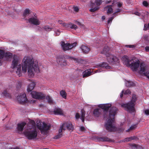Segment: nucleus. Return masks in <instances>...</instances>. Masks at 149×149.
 <instances>
[{"label":"nucleus","mask_w":149,"mask_h":149,"mask_svg":"<svg viewBox=\"0 0 149 149\" xmlns=\"http://www.w3.org/2000/svg\"><path fill=\"white\" fill-rule=\"evenodd\" d=\"M114 6V5H113V3L112 5L108 6L106 7V8H108V9L107 11V13L108 14H111L112 13L113 9L112 8V7L113 6Z\"/></svg>","instance_id":"obj_31"},{"label":"nucleus","mask_w":149,"mask_h":149,"mask_svg":"<svg viewBox=\"0 0 149 149\" xmlns=\"http://www.w3.org/2000/svg\"><path fill=\"white\" fill-rule=\"evenodd\" d=\"M36 84L34 82H32L28 86L27 88V91L28 92H30L31 91L35 86Z\"/></svg>","instance_id":"obj_23"},{"label":"nucleus","mask_w":149,"mask_h":149,"mask_svg":"<svg viewBox=\"0 0 149 149\" xmlns=\"http://www.w3.org/2000/svg\"><path fill=\"white\" fill-rule=\"evenodd\" d=\"M17 99L19 103H25L27 101L26 95L25 93H22L19 96H17Z\"/></svg>","instance_id":"obj_12"},{"label":"nucleus","mask_w":149,"mask_h":149,"mask_svg":"<svg viewBox=\"0 0 149 149\" xmlns=\"http://www.w3.org/2000/svg\"><path fill=\"white\" fill-rule=\"evenodd\" d=\"M136 95H133L132 96V99L131 101L126 104H123L121 106L125 108V110L130 113L134 112L135 111L134 107L135 102L136 100Z\"/></svg>","instance_id":"obj_4"},{"label":"nucleus","mask_w":149,"mask_h":149,"mask_svg":"<svg viewBox=\"0 0 149 149\" xmlns=\"http://www.w3.org/2000/svg\"><path fill=\"white\" fill-rule=\"evenodd\" d=\"M57 61L58 64L62 66H65L66 64V61L64 57L62 56H59L57 58Z\"/></svg>","instance_id":"obj_14"},{"label":"nucleus","mask_w":149,"mask_h":149,"mask_svg":"<svg viewBox=\"0 0 149 149\" xmlns=\"http://www.w3.org/2000/svg\"><path fill=\"white\" fill-rule=\"evenodd\" d=\"M61 46L63 50L64 51L69 50L71 49L74 47H75L77 44L76 42H74L72 44L69 43H65L64 42L62 41L61 42Z\"/></svg>","instance_id":"obj_8"},{"label":"nucleus","mask_w":149,"mask_h":149,"mask_svg":"<svg viewBox=\"0 0 149 149\" xmlns=\"http://www.w3.org/2000/svg\"><path fill=\"white\" fill-rule=\"evenodd\" d=\"M37 127L41 131L42 133H45L50 128L51 126L49 124H46L44 122L42 123L40 121H37Z\"/></svg>","instance_id":"obj_7"},{"label":"nucleus","mask_w":149,"mask_h":149,"mask_svg":"<svg viewBox=\"0 0 149 149\" xmlns=\"http://www.w3.org/2000/svg\"><path fill=\"white\" fill-rule=\"evenodd\" d=\"M115 16L114 15L113 16L109 18L108 20V24H109L111 22H112V20L113 19Z\"/></svg>","instance_id":"obj_45"},{"label":"nucleus","mask_w":149,"mask_h":149,"mask_svg":"<svg viewBox=\"0 0 149 149\" xmlns=\"http://www.w3.org/2000/svg\"><path fill=\"white\" fill-rule=\"evenodd\" d=\"M63 26L65 28H69L70 26V23H63Z\"/></svg>","instance_id":"obj_40"},{"label":"nucleus","mask_w":149,"mask_h":149,"mask_svg":"<svg viewBox=\"0 0 149 149\" xmlns=\"http://www.w3.org/2000/svg\"><path fill=\"white\" fill-rule=\"evenodd\" d=\"M61 128L65 130L66 129L72 131L74 129V126L71 122H67L64 123L61 126Z\"/></svg>","instance_id":"obj_11"},{"label":"nucleus","mask_w":149,"mask_h":149,"mask_svg":"<svg viewBox=\"0 0 149 149\" xmlns=\"http://www.w3.org/2000/svg\"><path fill=\"white\" fill-rule=\"evenodd\" d=\"M102 3V0H96L95 1V3H93L92 4V7H93L95 3L96 4V5L97 6L94 7V8H91L90 11L91 12H94L98 10L99 8L98 6L101 4Z\"/></svg>","instance_id":"obj_13"},{"label":"nucleus","mask_w":149,"mask_h":149,"mask_svg":"<svg viewBox=\"0 0 149 149\" xmlns=\"http://www.w3.org/2000/svg\"><path fill=\"white\" fill-rule=\"evenodd\" d=\"M102 112V110L100 108L95 109L93 111V114L96 117H99L100 115Z\"/></svg>","instance_id":"obj_19"},{"label":"nucleus","mask_w":149,"mask_h":149,"mask_svg":"<svg viewBox=\"0 0 149 149\" xmlns=\"http://www.w3.org/2000/svg\"><path fill=\"white\" fill-rule=\"evenodd\" d=\"M134 14L135 15H138V16H140L141 15V14L139 12H135L134 13Z\"/></svg>","instance_id":"obj_59"},{"label":"nucleus","mask_w":149,"mask_h":149,"mask_svg":"<svg viewBox=\"0 0 149 149\" xmlns=\"http://www.w3.org/2000/svg\"><path fill=\"white\" fill-rule=\"evenodd\" d=\"M70 28L72 29H74L76 30L77 28V26L75 24H72L71 23H70Z\"/></svg>","instance_id":"obj_39"},{"label":"nucleus","mask_w":149,"mask_h":149,"mask_svg":"<svg viewBox=\"0 0 149 149\" xmlns=\"http://www.w3.org/2000/svg\"><path fill=\"white\" fill-rule=\"evenodd\" d=\"M131 146L133 147H135L136 148L137 147V145L135 144H131Z\"/></svg>","instance_id":"obj_57"},{"label":"nucleus","mask_w":149,"mask_h":149,"mask_svg":"<svg viewBox=\"0 0 149 149\" xmlns=\"http://www.w3.org/2000/svg\"><path fill=\"white\" fill-rule=\"evenodd\" d=\"M143 38L146 41H148L149 40V37L146 35L143 36Z\"/></svg>","instance_id":"obj_44"},{"label":"nucleus","mask_w":149,"mask_h":149,"mask_svg":"<svg viewBox=\"0 0 149 149\" xmlns=\"http://www.w3.org/2000/svg\"><path fill=\"white\" fill-rule=\"evenodd\" d=\"M132 59H130L127 56H123L122 59L123 61V63L125 64L127 66H128L130 63V61L132 60Z\"/></svg>","instance_id":"obj_16"},{"label":"nucleus","mask_w":149,"mask_h":149,"mask_svg":"<svg viewBox=\"0 0 149 149\" xmlns=\"http://www.w3.org/2000/svg\"><path fill=\"white\" fill-rule=\"evenodd\" d=\"M109 47L108 46H105L104 47L103 50L101 51V53L107 56V55L110 53L109 52Z\"/></svg>","instance_id":"obj_20"},{"label":"nucleus","mask_w":149,"mask_h":149,"mask_svg":"<svg viewBox=\"0 0 149 149\" xmlns=\"http://www.w3.org/2000/svg\"><path fill=\"white\" fill-rule=\"evenodd\" d=\"M56 35L58 36L60 34V32L59 30H57L55 31Z\"/></svg>","instance_id":"obj_50"},{"label":"nucleus","mask_w":149,"mask_h":149,"mask_svg":"<svg viewBox=\"0 0 149 149\" xmlns=\"http://www.w3.org/2000/svg\"><path fill=\"white\" fill-rule=\"evenodd\" d=\"M54 114L55 115H62L63 114L62 110L60 109L56 108L53 111Z\"/></svg>","instance_id":"obj_22"},{"label":"nucleus","mask_w":149,"mask_h":149,"mask_svg":"<svg viewBox=\"0 0 149 149\" xmlns=\"http://www.w3.org/2000/svg\"><path fill=\"white\" fill-rule=\"evenodd\" d=\"M42 29L47 31H51L52 29V28L50 27L48 25H45L42 27Z\"/></svg>","instance_id":"obj_30"},{"label":"nucleus","mask_w":149,"mask_h":149,"mask_svg":"<svg viewBox=\"0 0 149 149\" xmlns=\"http://www.w3.org/2000/svg\"><path fill=\"white\" fill-rule=\"evenodd\" d=\"M125 141L127 142L130 141V137L126 138L125 139Z\"/></svg>","instance_id":"obj_56"},{"label":"nucleus","mask_w":149,"mask_h":149,"mask_svg":"<svg viewBox=\"0 0 149 149\" xmlns=\"http://www.w3.org/2000/svg\"><path fill=\"white\" fill-rule=\"evenodd\" d=\"M60 94L61 96H62L63 98H64V99L66 98L67 94L66 93L65 91L63 90L61 91H60Z\"/></svg>","instance_id":"obj_35"},{"label":"nucleus","mask_w":149,"mask_h":149,"mask_svg":"<svg viewBox=\"0 0 149 149\" xmlns=\"http://www.w3.org/2000/svg\"><path fill=\"white\" fill-rule=\"evenodd\" d=\"M46 99L49 103L52 104L53 103V101L52 98L50 96H47L46 97Z\"/></svg>","instance_id":"obj_34"},{"label":"nucleus","mask_w":149,"mask_h":149,"mask_svg":"<svg viewBox=\"0 0 149 149\" xmlns=\"http://www.w3.org/2000/svg\"><path fill=\"white\" fill-rule=\"evenodd\" d=\"M32 97L35 99H43L45 97V95L41 92L32 91L31 93Z\"/></svg>","instance_id":"obj_9"},{"label":"nucleus","mask_w":149,"mask_h":149,"mask_svg":"<svg viewBox=\"0 0 149 149\" xmlns=\"http://www.w3.org/2000/svg\"><path fill=\"white\" fill-rule=\"evenodd\" d=\"M74 10L76 12H77L79 11V8L77 7H73Z\"/></svg>","instance_id":"obj_53"},{"label":"nucleus","mask_w":149,"mask_h":149,"mask_svg":"<svg viewBox=\"0 0 149 149\" xmlns=\"http://www.w3.org/2000/svg\"><path fill=\"white\" fill-rule=\"evenodd\" d=\"M29 122L32 125H34L35 124V122L33 120H31Z\"/></svg>","instance_id":"obj_54"},{"label":"nucleus","mask_w":149,"mask_h":149,"mask_svg":"<svg viewBox=\"0 0 149 149\" xmlns=\"http://www.w3.org/2000/svg\"><path fill=\"white\" fill-rule=\"evenodd\" d=\"M99 140L102 141H110L111 140L106 137H102L99 138Z\"/></svg>","instance_id":"obj_29"},{"label":"nucleus","mask_w":149,"mask_h":149,"mask_svg":"<svg viewBox=\"0 0 149 149\" xmlns=\"http://www.w3.org/2000/svg\"><path fill=\"white\" fill-rule=\"evenodd\" d=\"M130 141H131L132 140L134 139L135 138V137H134H134H130Z\"/></svg>","instance_id":"obj_62"},{"label":"nucleus","mask_w":149,"mask_h":149,"mask_svg":"<svg viewBox=\"0 0 149 149\" xmlns=\"http://www.w3.org/2000/svg\"><path fill=\"white\" fill-rule=\"evenodd\" d=\"M85 128L84 127H80V130L81 131H83L85 130Z\"/></svg>","instance_id":"obj_61"},{"label":"nucleus","mask_w":149,"mask_h":149,"mask_svg":"<svg viewBox=\"0 0 149 149\" xmlns=\"http://www.w3.org/2000/svg\"><path fill=\"white\" fill-rule=\"evenodd\" d=\"M117 6L119 7H120L122 5V4L121 3H118L117 4Z\"/></svg>","instance_id":"obj_60"},{"label":"nucleus","mask_w":149,"mask_h":149,"mask_svg":"<svg viewBox=\"0 0 149 149\" xmlns=\"http://www.w3.org/2000/svg\"><path fill=\"white\" fill-rule=\"evenodd\" d=\"M126 86H133L135 85L134 83L130 81H127L125 83Z\"/></svg>","instance_id":"obj_33"},{"label":"nucleus","mask_w":149,"mask_h":149,"mask_svg":"<svg viewBox=\"0 0 149 149\" xmlns=\"http://www.w3.org/2000/svg\"><path fill=\"white\" fill-rule=\"evenodd\" d=\"M117 110V108L113 107L111 108L109 111L108 120L105 125V128L108 131L114 132L116 130L113 123L115 116Z\"/></svg>","instance_id":"obj_2"},{"label":"nucleus","mask_w":149,"mask_h":149,"mask_svg":"<svg viewBox=\"0 0 149 149\" xmlns=\"http://www.w3.org/2000/svg\"><path fill=\"white\" fill-rule=\"evenodd\" d=\"M20 63V61L19 57L16 55H14L13 58L11 68L13 69H16V73L19 77L22 75Z\"/></svg>","instance_id":"obj_3"},{"label":"nucleus","mask_w":149,"mask_h":149,"mask_svg":"<svg viewBox=\"0 0 149 149\" xmlns=\"http://www.w3.org/2000/svg\"><path fill=\"white\" fill-rule=\"evenodd\" d=\"M2 94L3 95L6 97H8L9 96V94L7 93L6 91H4L3 93Z\"/></svg>","instance_id":"obj_42"},{"label":"nucleus","mask_w":149,"mask_h":149,"mask_svg":"<svg viewBox=\"0 0 149 149\" xmlns=\"http://www.w3.org/2000/svg\"><path fill=\"white\" fill-rule=\"evenodd\" d=\"M121 11V10L119 8H117L116 9V11L113 14V15H114L116 13L120 12Z\"/></svg>","instance_id":"obj_55"},{"label":"nucleus","mask_w":149,"mask_h":149,"mask_svg":"<svg viewBox=\"0 0 149 149\" xmlns=\"http://www.w3.org/2000/svg\"><path fill=\"white\" fill-rule=\"evenodd\" d=\"M131 93V92L130 91V90L129 89L127 90L124 93V94L125 95H127V94H130Z\"/></svg>","instance_id":"obj_48"},{"label":"nucleus","mask_w":149,"mask_h":149,"mask_svg":"<svg viewBox=\"0 0 149 149\" xmlns=\"http://www.w3.org/2000/svg\"><path fill=\"white\" fill-rule=\"evenodd\" d=\"M80 115L78 113H77L75 115V118L76 119H79L80 118Z\"/></svg>","instance_id":"obj_52"},{"label":"nucleus","mask_w":149,"mask_h":149,"mask_svg":"<svg viewBox=\"0 0 149 149\" xmlns=\"http://www.w3.org/2000/svg\"><path fill=\"white\" fill-rule=\"evenodd\" d=\"M66 57L68 59H70L71 60H74L76 63H78L79 62V59L77 58H76L74 57H73L68 56H66Z\"/></svg>","instance_id":"obj_27"},{"label":"nucleus","mask_w":149,"mask_h":149,"mask_svg":"<svg viewBox=\"0 0 149 149\" xmlns=\"http://www.w3.org/2000/svg\"><path fill=\"white\" fill-rule=\"evenodd\" d=\"M141 67L140 73L143 74L149 79V71L148 70V67L146 65H141Z\"/></svg>","instance_id":"obj_10"},{"label":"nucleus","mask_w":149,"mask_h":149,"mask_svg":"<svg viewBox=\"0 0 149 149\" xmlns=\"http://www.w3.org/2000/svg\"><path fill=\"white\" fill-rule=\"evenodd\" d=\"M4 51L1 50H0V58H2L4 56Z\"/></svg>","instance_id":"obj_41"},{"label":"nucleus","mask_w":149,"mask_h":149,"mask_svg":"<svg viewBox=\"0 0 149 149\" xmlns=\"http://www.w3.org/2000/svg\"><path fill=\"white\" fill-rule=\"evenodd\" d=\"M128 66L130 67L133 71L138 72L139 73L141 65H145L143 63H141L140 65L139 60L135 58H132Z\"/></svg>","instance_id":"obj_5"},{"label":"nucleus","mask_w":149,"mask_h":149,"mask_svg":"<svg viewBox=\"0 0 149 149\" xmlns=\"http://www.w3.org/2000/svg\"><path fill=\"white\" fill-rule=\"evenodd\" d=\"M4 55L6 58L8 59L12 57V54L10 52H7L4 54Z\"/></svg>","instance_id":"obj_36"},{"label":"nucleus","mask_w":149,"mask_h":149,"mask_svg":"<svg viewBox=\"0 0 149 149\" xmlns=\"http://www.w3.org/2000/svg\"><path fill=\"white\" fill-rule=\"evenodd\" d=\"M136 127L137 125H133L131 126L130 128L128 129L126 131L127 132H129L130 130H134L136 129Z\"/></svg>","instance_id":"obj_37"},{"label":"nucleus","mask_w":149,"mask_h":149,"mask_svg":"<svg viewBox=\"0 0 149 149\" xmlns=\"http://www.w3.org/2000/svg\"><path fill=\"white\" fill-rule=\"evenodd\" d=\"M26 123L25 122H23L21 123L18 124L17 128L19 131H22L23 129L24 126L26 125Z\"/></svg>","instance_id":"obj_25"},{"label":"nucleus","mask_w":149,"mask_h":149,"mask_svg":"<svg viewBox=\"0 0 149 149\" xmlns=\"http://www.w3.org/2000/svg\"><path fill=\"white\" fill-rule=\"evenodd\" d=\"M105 19V17L104 16H103L102 17V20H104Z\"/></svg>","instance_id":"obj_64"},{"label":"nucleus","mask_w":149,"mask_h":149,"mask_svg":"<svg viewBox=\"0 0 149 149\" xmlns=\"http://www.w3.org/2000/svg\"><path fill=\"white\" fill-rule=\"evenodd\" d=\"M63 130L62 128H61V127H60L58 131L59 133L57 134V135L54 137V138L56 139H58L61 137L62 136V133H61Z\"/></svg>","instance_id":"obj_28"},{"label":"nucleus","mask_w":149,"mask_h":149,"mask_svg":"<svg viewBox=\"0 0 149 149\" xmlns=\"http://www.w3.org/2000/svg\"><path fill=\"white\" fill-rule=\"evenodd\" d=\"M99 66L100 67L105 68L106 69H111V67L109 66L108 64L105 62H103L101 64L99 65Z\"/></svg>","instance_id":"obj_26"},{"label":"nucleus","mask_w":149,"mask_h":149,"mask_svg":"<svg viewBox=\"0 0 149 149\" xmlns=\"http://www.w3.org/2000/svg\"><path fill=\"white\" fill-rule=\"evenodd\" d=\"M26 137L29 140L35 139L37 136L38 132L36 128L32 127L24 132Z\"/></svg>","instance_id":"obj_6"},{"label":"nucleus","mask_w":149,"mask_h":149,"mask_svg":"<svg viewBox=\"0 0 149 149\" xmlns=\"http://www.w3.org/2000/svg\"><path fill=\"white\" fill-rule=\"evenodd\" d=\"M124 90H123L121 93L120 95V97H122L123 96V94L124 93Z\"/></svg>","instance_id":"obj_58"},{"label":"nucleus","mask_w":149,"mask_h":149,"mask_svg":"<svg viewBox=\"0 0 149 149\" xmlns=\"http://www.w3.org/2000/svg\"><path fill=\"white\" fill-rule=\"evenodd\" d=\"M111 106V104H104L99 106L100 107L104 110V113L107 112L108 110Z\"/></svg>","instance_id":"obj_18"},{"label":"nucleus","mask_w":149,"mask_h":149,"mask_svg":"<svg viewBox=\"0 0 149 149\" xmlns=\"http://www.w3.org/2000/svg\"><path fill=\"white\" fill-rule=\"evenodd\" d=\"M148 29V25L147 24H145L144 25L143 30L146 31Z\"/></svg>","instance_id":"obj_47"},{"label":"nucleus","mask_w":149,"mask_h":149,"mask_svg":"<svg viewBox=\"0 0 149 149\" xmlns=\"http://www.w3.org/2000/svg\"><path fill=\"white\" fill-rule=\"evenodd\" d=\"M143 4L144 6L146 7H147V6H148V5H149L148 3L147 2V1H144L143 2Z\"/></svg>","instance_id":"obj_46"},{"label":"nucleus","mask_w":149,"mask_h":149,"mask_svg":"<svg viewBox=\"0 0 149 149\" xmlns=\"http://www.w3.org/2000/svg\"><path fill=\"white\" fill-rule=\"evenodd\" d=\"M91 71L90 69H88L85 70L83 72V77H88L91 75Z\"/></svg>","instance_id":"obj_21"},{"label":"nucleus","mask_w":149,"mask_h":149,"mask_svg":"<svg viewBox=\"0 0 149 149\" xmlns=\"http://www.w3.org/2000/svg\"><path fill=\"white\" fill-rule=\"evenodd\" d=\"M58 22L60 24H63V21L62 20H59L58 21Z\"/></svg>","instance_id":"obj_63"},{"label":"nucleus","mask_w":149,"mask_h":149,"mask_svg":"<svg viewBox=\"0 0 149 149\" xmlns=\"http://www.w3.org/2000/svg\"><path fill=\"white\" fill-rule=\"evenodd\" d=\"M81 114L80 118L81 120L83 122H84V117L85 116V112L84 110H82L81 111Z\"/></svg>","instance_id":"obj_32"},{"label":"nucleus","mask_w":149,"mask_h":149,"mask_svg":"<svg viewBox=\"0 0 149 149\" xmlns=\"http://www.w3.org/2000/svg\"><path fill=\"white\" fill-rule=\"evenodd\" d=\"M145 113L147 115H149V110L146 109L144 111Z\"/></svg>","instance_id":"obj_49"},{"label":"nucleus","mask_w":149,"mask_h":149,"mask_svg":"<svg viewBox=\"0 0 149 149\" xmlns=\"http://www.w3.org/2000/svg\"><path fill=\"white\" fill-rule=\"evenodd\" d=\"M22 72L25 73L27 70L28 76L33 77L36 72H39L38 61L36 59L29 56L25 57L22 63Z\"/></svg>","instance_id":"obj_1"},{"label":"nucleus","mask_w":149,"mask_h":149,"mask_svg":"<svg viewBox=\"0 0 149 149\" xmlns=\"http://www.w3.org/2000/svg\"><path fill=\"white\" fill-rule=\"evenodd\" d=\"M107 60L109 63H112L113 62L116 61L117 58L116 57L110 53L106 56Z\"/></svg>","instance_id":"obj_15"},{"label":"nucleus","mask_w":149,"mask_h":149,"mask_svg":"<svg viewBox=\"0 0 149 149\" xmlns=\"http://www.w3.org/2000/svg\"><path fill=\"white\" fill-rule=\"evenodd\" d=\"M28 21L30 23L36 25H39L40 24V21L38 19L34 17L29 19Z\"/></svg>","instance_id":"obj_17"},{"label":"nucleus","mask_w":149,"mask_h":149,"mask_svg":"<svg viewBox=\"0 0 149 149\" xmlns=\"http://www.w3.org/2000/svg\"><path fill=\"white\" fill-rule=\"evenodd\" d=\"M145 51L147 52H149V46H146L145 47Z\"/></svg>","instance_id":"obj_51"},{"label":"nucleus","mask_w":149,"mask_h":149,"mask_svg":"<svg viewBox=\"0 0 149 149\" xmlns=\"http://www.w3.org/2000/svg\"><path fill=\"white\" fill-rule=\"evenodd\" d=\"M82 52L85 53H88L90 51V49L87 46L85 45H82L81 47Z\"/></svg>","instance_id":"obj_24"},{"label":"nucleus","mask_w":149,"mask_h":149,"mask_svg":"<svg viewBox=\"0 0 149 149\" xmlns=\"http://www.w3.org/2000/svg\"><path fill=\"white\" fill-rule=\"evenodd\" d=\"M125 46L127 47L131 48H134L135 47V46L134 45H125Z\"/></svg>","instance_id":"obj_43"},{"label":"nucleus","mask_w":149,"mask_h":149,"mask_svg":"<svg viewBox=\"0 0 149 149\" xmlns=\"http://www.w3.org/2000/svg\"><path fill=\"white\" fill-rule=\"evenodd\" d=\"M29 14V9H26L23 14L24 17H26Z\"/></svg>","instance_id":"obj_38"}]
</instances>
